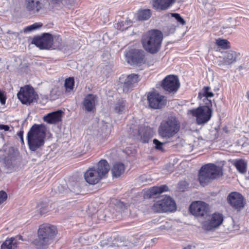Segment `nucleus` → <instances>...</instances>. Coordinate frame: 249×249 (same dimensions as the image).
<instances>
[{
	"label": "nucleus",
	"mask_w": 249,
	"mask_h": 249,
	"mask_svg": "<svg viewBox=\"0 0 249 249\" xmlns=\"http://www.w3.org/2000/svg\"><path fill=\"white\" fill-rule=\"evenodd\" d=\"M45 124H34L27 135V143L29 149L36 151L41 148L45 143V139L48 132Z\"/></svg>",
	"instance_id": "nucleus-1"
},
{
	"label": "nucleus",
	"mask_w": 249,
	"mask_h": 249,
	"mask_svg": "<svg viewBox=\"0 0 249 249\" xmlns=\"http://www.w3.org/2000/svg\"><path fill=\"white\" fill-rule=\"evenodd\" d=\"M162 39L163 34L161 31L152 30L142 36L141 41L143 49L147 52L155 54L160 50Z\"/></svg>",
	"instance_id": "nucleus-2"
},
{
	"label": "nucleus",
	"mask_w": 249,
	"mask_h": 249,
	"mask_svg": "<svg viewBox=\"0 0 249 249\" xmlns=\"http://www.w3.org/2000/svg\"><path fill=\"white\" fill-rule=\"evenodd\" d=\"M109 169L107 161L105 160H101L95 167L89 168L85 172V180L90 184H95L108 173Z\"/></svg>",
	"instance_id": "nucleus-3"
},
{
	"label": "nucleus",
	"mask_w": 249,
	"mask_h": 249,
	"mask_svg": "<svg viewBox=\"0 0 249 249\" xmlns=\"http://www.w3.org/2000/svg\"><path fill=\"white\" fill-rule=\"evenodd\" d=\"M222 175V169L221 167L213 163H208L202 166L200 169L198 180L200 184L204 186Z\"/></svg>",
	"instance_id": "nucleus-4"
},
{
	"label": "nucleus",
	"mask_w": 249,
	"mask_h": 249,
	"mask_svg": "<svg viewBox=\"0 0 249 249\" xmlns=\"http://www.w3.org/2000/svg\"><path fill=\"white\" fill-rule=\"evenodd\" d=\"M56 234V227L49 224H43L38 230V238L34 244L38 248L51 244Z\"/></svg>",
	"instance_id": "nucleus-5"
},
{
	"label": "nucleus",
	"mask_w": 249,
	"mask_h": 249,
	"mask_svg": "<svg viewBox=\"0 0 249 249\" xmlns=\"http://www.w3.org/2000/svg\"><path fill=\"white\" fill-rule=\"evenodd\" d=\"M180 123L174 117H170L163 120L158 128L159 136L162 138L169 139L178 132Z\"/></svg>",
	"instance_id": "nucleus-6"
},
{
	"label": "nucleus",
	"mask_w": 249,
	"mask_h": 249,
	"mask_svg": "<svg viewBox=\"0 0 249 249\" xmlns=\"http://www.w3.org/2000/svg\"><path fill=\"white\" fill-rule=\"evenodd\" d=\"M152 210L156 213L173 212L176 210V205L170 196H162L154 203Z\"/></svg>",
	"instance_id": "nucleus-7"
},
{
	"label": "nucleus",
	"mask_w": 249,
	"mask_h": 249,
	"mask_svg": "<svg viewBox=\"0 0 249 249\" xmlns=\"http://www.w3.org/2000/svg\"><path fill=\"white\" fill-rule=\"evenodd\" d=\"M145 53L141 49H131L126 52L127 62L131 65L141 66L146 62Z\"/></svg>",
	"instance_id": "nucleus-8"
},
{
	"label": "nucleus",
	"mask_w": 249,
	"mask_h": 249,
	"mask_svg": "<svg viewBox=\"0 0 249 249\" xmlns=\"http://www.w3.org/2000/svg\"><path fill=\"white\" fill-rule=\"evenodd\" d=\"M17 96L22 104L30 105L36 101L37 94L32 86L26 85L20 88Z\"/></svg>",
	"instance_id": "nucleus-9"
},
{
	"label": "nucleus",
	"mask_w": 249,
	"mask_h": 249,
	"mask_svg": "<svg viewBox=\"0 0 249 249\" xmlns=\"http://www.w3.org/2000/svg\"><path fill=\"white\" fill-rule=\"evenodd\" d=\"M149 106L152 109H161L164 107L167 103V98L158 92L152 91L147 94Z\"/></svg>",
	"instance_id": "nucleus-10"
},
{
	"label": "nucleus",
	"mask_w": 249,
	"mask_h": 249,
	"mask_svg": "<svg viewBox=\"0 0 249 249\" xmlns=\"http://www.w3.org/2000/svg\"><path fill=\"white\" fill-rule=\"evenodd\" d=\"M161 87L169 93L177 92L180 87V82L177 76L169 75L166 76L162 81Z\"/></svg>",
	"instance_id": "nucleus-11"
},
{
	"label": "nucleus",
	"mask_w": 249,
	"mask_h": 249,
	"mask_svg": "<svg viewBox=\"0 0 249 249\" xmlns=\"http://www.w3.org/2000/svg\"><path fill=\"white\" fill-rule=\"evenodd\" d=\"M31 43L41 50H50L52 48V36L49 33H44L41 36L34 37Z\"/></svg>",
	"instance_id": "nucleus-12"
},
{
	"label": "nucleus",
	"mask_w": 249,
	"mask_h": 249,
	"mask_svg": "<svg viewBox=\"0 0 249 249\" xmlns=\"http://www.w3.org/2000/svg\"><path fill=\"white\" fill-rule=\"evenodd\" d=\"M209 210L208 204L202 201H194L190 206V211L195 216H204L207 215Z\"/></svg>",
	"instance_id": "nucleus-13"
},
{
	"label": "nucleus",
	"mask_w": 249,
	"mask_h": 249,
	"mask_svg": "<svg viewBox=\"0 0 249 249\" xmlns=\"http://www.w3.org/2000/svg\"><path fill=\"white\" fill-rule=\"evenodd\" d=\"M212 110H190L189 113L196 118L197 124H203L207 123L211 119Z\"/></svg>",
	"instance_id": "nucleus-14"
},
{
	"label": "nucleus",
	"mask_w": 249,
	"mask_h": 249,
	"mask_svg": "<svg viewBox=\"0 0 249 249\" xmlns=\"http://www.w3.org/2000/svg\"><path fill=\"white\" fill-rule=\"evenodd\" d=\"M227 201L231 207L236 209L243 208L245 204L243 196L237 192L231 193L227 197Z\"/></svg>",
	"instance_id": "nucleus-15"
},
{
	"label": "nucleus",
	"mask_w": 249,
	"mask_h": 249,
	"mask_svg": "<svg viewBox=\"0 0 249 249\" xmlns=\"http://www.w3.org/2000/svg\"><path fill=\"white\" fill-rule=\"evenodd\" d=\"M122 79H120L121 83V87L124 93H127L132 90L135 87L134 85L140 80L139 75L134 73L128 75L124 81H121Z\"/></svg>",
	"instance_id": "nucleus-16"
},
{
	"label": "nucleus",
	"mask_w": 249,
	"mask_h": 249,
	"mask_svg": "<svg viewBox=\"0 0 249 249\" xmlns=\"http://www.w3.org/2000/svg\"><path fill=\"white\" fill-rule=\"evenodd\" d=\"M209 87H204L202 90L199 93L198 97L204 98L203 100L205 102L204 106H199L195 109H212L213 107L212 102L209 98L213 96V93L210 91Z\"/></svg>",
	"instance_id": "nucleus-17"
},
{
	"label": "nucleus",
	"mask_w": 249,
	"mask_h": 249,
	"mask_svg": "<svg viewBox=\"0 0 249 249\" xmlns=\"http://www.w3.org/2000/svg\"><path fill=\"white\" fill-rule=\"evenodd\" d=\"M176 0H152L153 7L157 11H164L170 7Z\"/></svg>",
	"instance_id": "nucleus-18"
},
{
	"label": "nucleus",
	"mask_w": 249,
	"mask_h": 249,
	"mask_svg": "<svg viewBox=\"0 0 249 249\" xmlns=\"http://www.w3.org/2000/svg\"><path fill=\"white\" fill-rule=\"evenodd\" d=\"M240 58V53L232 51H229L224 53L221 62L224 65H231L239 59Z\"/></svg>",
	"instance_id": "nucleus-19"
},
{
	"label": "nucleus",
	"mask_w": 249,
	"mask_h": 249,
	"mask_svg": "<svg viewBox=\"0 0 249 249\" xmlns=\"http://www.w3.org/2000/svg\"><path fill=\"white\" fill-rule=\"evenodd\" d=\"M223 221V216L221 213H214L209 220L207 225V229L211 230L220 225Z\"/></svg>",
	"instance_id": "nucleus-20"
},
{
	"label": "nucleus",
	"mask_w": 249,
	"mask_h": 249,
	"mask_svg": "<svg viewBox=\"0 0 249 249\" xmlns=\"http://www.w3.org/2000/svg\"><path fill=\"white\" fill-rule=\"evenodd\" d=\"M152 133V131L149 127L141 126L137 132L138 139L143 143H147L150 139Z\"/></svg>",
	"instance_id": "nucleus-21"
},
{
	"label": "nucleus",
	"mask_w": 249,
	"mask_h": 249,
	"mask_svg": "<svg viewBox=\"0 0 249 249\" xmlns=\"http://www.w3.org/2000/svg\"><path fill=\"white\" fill-rule=\"evenodd\" d=\"M62 113V110H57L56 111L48 113L43 117V120L50 124L56 123L61 120Z\"/></svg>",
	"instance_id": "nucleus-22"
},
{
	"label": "nucleus",
	"mask_w": 249,
	"mask_h": 249,
	"mask_svg": "<svg viewBox=\"0 0 249 249\" xmlns=\"http://www.w3.org/2000/svg\"><path fill=\"white\" fill-rule=\"evenodd\" d=\"M83 104L85 109H94L98 104V98L95 95L89 94L85 97Z\"/></svg>",
	"instance_id": "nucleus-23"
},
{
	"label": "nucleus",
	"mask_w": 249,
	"mask_h": 249,
	"mask_svg": "<svg viewBox=\"0 0 249 249\" xmlns=\"http://www.w3.org/2000/svg\"><path fill=\"white\" fill-rule=\"evenodd\" d=\"M19 240H22V236L20 235L8 239L1 244L0 249H15Z\"/></svg>",
	"instance_id": "nucleus-24"
},
{
	"label": "nucleus",
	"mask_w": 249,
	"mask_h": 249,
	"mask_svg": "<svg viewBox=\"0 0 249 249\" xmlns=\"http://www.w3.org/2000/svg\"><path fill=\"white\" fill-rule=\"evenodd\" d=\"M124 170L125 167L124 164L117 162L113 165L111 172L113 177L118 178L124 173Z\"/></svg>",
	"instance_id": "nucleus-25"
},
{
	"label": "nucleus",
	"mask_w": 249,
	"mask_h": 249,
	"mask_svg": "<svg viewBox=\"0 0 249 249\" xmlns=\"http://www.w3.org/2000/svg\"><path fill=\"white\" fill-rule=\"evenodd\" d=\"M26 8L33 13L37 12L42 7V3L39 1L34 0H27L26 4Z\"/></svg>",
	"instance_id": "nucleus-26"
},
{
	"label": "nucleus",
	"mask_w": 249,
	"mask_h": 249,
	"mask_svg": "<svg viewBox=\"0 0 249 249\" xmlns=\"http://www.w3.org/2000/svg\"><path fill=\"white\" fill-rule=\"evenodd\" d=\"M168 187L165 185L160 186H154L151 188L148 191L150 197H154L155 196L168 190Z\"/></svg>",
	"instance_id": "nucleus-27"
},
{
	"label": "nucleus",
	"mask_w": 249,
	"mask_h": 249,
	"mask_svg": "<svg viewBox=\"0 0 249 249\" xmlns=\"http://www.w3.org/2000/svg\"><path fill=\"white\" fill-rule=\"evenodd\" d=\"M233 165L241 174H244L247 171V162L242 159L236 160L233 162Z\"/></svg>",
	"instance_id": "nucleus-28"
},
{
	"label": "nucleus",
	"mask_w": 249,
	"mask_h": 249,
	"mask_svg": "<svg viewBox=\"0 0 249 249\" xmlns=\"http://www.w3.org/2000/svg\"><path fill=\"white\" fill-rule=\"evenodd\" d=\"M151 15L150 9H143L138 12V18L140 20H145L149 18Z\"/></svg>",
	"instance_id": "nucleus-29"
},
{
	"label": "nucleus",
	"mask_w": 249,
	"mask_h": 249,
	"mask_svg": "<svg viewBox=\"0 0 249 249\" xmlns=\"http://www.w3.org/2000/svg\"><path fill=\"white\" fill-rule=\"evenodd\" d=\"M132 25V21L130 19H126L125 21H121L118 22L116 25L117 29L120 30H124L128 29Z\"/></svg>",
	"instance_id": "nucleus-30"
},
{
	"label": "nucleus",
	"mask_w": 249,
	"mask_h": 249,
	"mask_svg": "<svg viewBox=\"0 0 249 249\" xmlns=\"http://www.w3.org/2000/svg\"><path fill=\"white\" fill-rule=\"evenodd\" d=\"M63 46L62 39L60 36H55L54 38L52 37V48L51 49H60Z\"/></svg>",
	"instance_id": "nucleus-31"
},
{
	"label": "nucleus",
	"mask_w": 249,
	"mask_h": 249,
	"mask_svg": "<svg viewBox=\"0 0 249 249\" xmlns=\"http://www.w3.org/2000/svg\"><path fill=\"white\" fill-rule=\"evenodd\" d=\"M216 45L223 49H227L230 48V42L226 39L219 38L216 40Z\"/></svg>",
	"instance_id": "nucleus-32"
},
{
	"label": "nucleus",
	"mask_w": 249,
	"mask_h": 249,
	"mask_svg": "<svg viewBox=\"0 0 249 249\" xmlns=\"http://www.w3.org/2000/svg\"><path fill=\"white\" fill-rule=\"evenodd\" d=\"M128 107V104L126 100L123 98H120L117 101L114 109H123Z\"/></svg>",
	"instance_id": "nucleus-33"
},
{
	"label": "nucleus",
	"mask_w": 249,
	"mask_h": 249,
	"mask_svg": "<svg viewBox=\"0 0 249 249\" xmlns=\"http://www.w3.org/2000/svg\"><path fill=\"white\" fill-rule=\"evenodd\" d=\"M74 84V80L73 77H69L67 78L65 81V87L66 90H72Z\"/></svg>",
	"instance_id": "nucleus-34"
},
{
	"label": "nucleus",
	"mask_w": 249,
	"mask_h": 249,
	"mask_svg": "<svg viewBox=\"0 0 249 249\" xmlns=\"http://www.w3.org/2000/svg\"><path fill=\"white\" fill-rule=\"evenodd\" d=\"M42 26V24L40 23H35L30 26L26 27L24 29V32H29L33 30H36L40 28Z\"/></svg>",
	"instance_id": "nucleus-35"
},
{
	"label": "nucleus",
	"mask_w": 249,
	"mask_h": 249,
	"mask_svg": "<svg viewBox=\"0 0 249 249\" xmlns=\"http://www.w3.org/2000/svg\"><path fill=\"white\" fill-rule=\"evenodd\" d=\"M171 16L174 18L177 22L180 24L183 25L185 23L184 19L180 16V15L176 13H171Z\"/></svg>",
	"instance_id": "nucleus-36"
},
{
	"label": "nucleus",
	"mask_w": 249,
	"mask_h": 249,
	"mask_svg": "<svg viewBox=\"0 0 249 249\" xmlns=\"http://www.w3.org/2000/svg\"><path fill=\"white\" fill-rule=\"evenodd\" d=\"M48 97L45 95H40L39 97H36V102L38 103L41 105H45L48 101Z\"/></svg>",
	"instance_id": "nucleus-37"
},
{
	"label": "nucleus",
	"mask_w": 249,
	"mask_h": 249,
	"mask_svg": "<svg viewBox=\"0 0 249 249\" xmlns=\"http://www.w3.org/2000/svg\"><path fill=\"white\" fill-rule=\"evenodd\" d=\"M153 143L155 145V148L157 150L163 151V145L164 144V142H160L157 139H154L153 140Z\"/></svg>",
	"instance_id": "nucleus-38"
},
{
	"label": "nucleus",
	"mask_w": 249,
	"mask_h": 249,
	"mask_svg": "<svg viewBox=\"0 0 249 249\" xmlns=\"http://www.w3.org/2000/svg\"><path fill=\"white\" fill-rule=\"evenodd\" d=\"M233 28H234V27L223 26L222 27V32L223 34H230L232 32Z\"/></svg>",
	"instance_id": "nucleus-39"
},
{
	"label": "nucleus",
	"mask_w": 249,
	"mask_h": 249,
	"mask_svg": "<svg viewBox=\"0 0 249 249\" xmlns=\"http://www.w3.org/2000/svg\"><path fill=\"white\" fill-rule=\"evenodd\" d=\"M6 100V97L5 92L0 89V102L1 105L5 104Z\"/></svg>",
	"instance_id": "nucleus-40"
},
{
	"label": "nucleus",
	"mask_w": 249,
	"mask_h": 249,
	"mask_svg": "<svg viewBox=\"0 0 249 249\" xmlns=\"http://www.w3.org/2000/svg\"><path fill=\"white\" fill-rule=\"evenodd\" d=\"M117 242L118 243H116V245L119 247H126L128 245V244L130 245V243L128 241H121L120 242H119L118 240Z\"/></svg>",
	"instance_id": "nucleus-41"
},
{
	"label": "nucleus",
	"mask_w": 249,
	"mask_h": 249,
	"mask_svg": "<svg viewBox=\"0 0 249 249\" xmlns=\"http://www.w3.org/2000/svg\"><path fill=\"white\" fill-rule=\"evenodd\" d=\"M7 198V194L4 191L0 192V205L3 203Z\"/></svg>",
	"instance_id": "nucleus-42"
},
{
	"label": "nucleus",
	"mask_w": 249,
	"mask_h": 249,
	"mask_svg": "<svg viewBox=\"0 0 249 249\" xmlns=\"http://www.w3.org/2000/svg\"><path fill=\"white\" fill-rule=\"evenodd\" d=\"M9 126L8 125L0 124V130H4V131H8Z\"/></svg>",
	"instance_id": "nucleus-43"
},
{
	"label": "nucleus",
	"mask_w": 249,
	"mask_h": 249,
	"mask_svg": "<svg viewBox=\"0 0 249 249\" xmlns=\"http://www.w3.org/2000/svg\"><path fill=\"white\" fill-rule=\"evenodd\" d=\"M55 3H58L60 2H64L65 4H67V2H70L71 0H53Z\"/></svg>",
	"instance_id": "nucleus-44"
},
{
	"label": "nucleus",
	"mask_w": 249,
	"mask_h": 249,
	"mask_svg": "<svg viewBox=\"0 0 249 249\" xmlns=\"http://www.w3.org/2000/svg\"><path fill=\"white\" fill-rule=\"evenodd\" d=\"M18 136L20 138L22 142H23V131H20L17 133Z\"/></svg>",
	"instance_id": "nucleus-45"
},
{
	"label": "nucleus",
	"mask_w": 249,
	"mask_h": 249,
	"mask_svg": "<svg viewBox=\"0 0 249 249\" xmlns=\"http://www.w3.org/2000/svg\"><path fill=\"white\" fill-rule=\"evenodd\" d=\"M196 247L193 245H188L183 248V249H195Z\"/></svg>",
	"instance_id": "nucleus-46"
},
{
	"label": "nucleus",
	"mask_w": 249,
	"mask_h": 249,
	"mask_svg": "<svg viewBox=\"0 0 249 249\" xmlns=\"http://www.w3.org/2000/svg\"><path fill=\"white\" fill-rule=\"evenodd\" d=\"M246 96L248 100H249V90L247 92Z\"/></svg>",
	"instance_id": "nucleus-47"
},
{
	"label": "nucleus",
	"mask_w": 249,
	"mask_h": 249,
	"mask_svg": "<svg viewBox=\"0 0 249 249\" xmlns=\"http://www.w3.org/2000/svg\"><path fill=\"white\" fill-rule=\"evenodd\" d=\"M123 110L119 109V110H118V112H119V113H121V112H122V111Z\"/></svg>",
	"instance_id": "nucleus-48"
},
{
	"label": "nucleus",
	"mask_w": 249,
	"mask_h": 249,
	"mask_svg": "<svg viewBox=\"0 0 249 249\" xmlns=\"http://www.w3.org/2000/svg\"><path fill=\"white\" fill-rule=\"evenodd\" d=\"M88 111H91L92 110H89V109H88L87 110Z\"/></svg>",
	"instance_id": "nucleus-49"
}]
</instances>
